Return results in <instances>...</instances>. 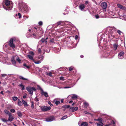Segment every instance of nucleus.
<instances>
[{"instance_id": "ddd939ff", "label": "nucleus", "mask_w": 126, "mask_h": 126, "mask_svg": "<svg viewBox=\"0 0 126 126\" xmlns=\"http://www.w3.org/2000/svg\"><path fill=\"white\" fill-rule=\"evenodd\" d=\"M15 57H14V56H13L12 57L11 60L12 63L13 64L15 65L16 64V63L15 61Z\"/></svg>"}, {"instance_id": "0eeeda50", "label": "nucleus", "mask_w": 126, "mask_h": 126, "mask_svg": "<svg viewBox=\"0 0 126 126\" xmlns=\"http://www.w3.org/2000/svg\"><path fill=\"white\" fill-rule=\"evenodd\" d=\"M124 52L123 51L121 52L118 54V57L120 59H122L124 58Z\"/></svg>"}, {"instance_id": "cd10ccee", "label": "nucleus", "mask_w": 126, "mask_h": 126, "mask_svg": "<svg viewBox=\"0 0 126 126\" xmlns=\"http://www.w3.org/2000/svg\"><path fill=\"white\" fill-rule=\"evenodd\" d=\"M4 112L8 114V115H10V114H11L9 111L6 110H4Z\"/></svg>"}, {"instance_id": "13d9d810", "label": "nucleus", "mask_w": 126, "mask_h": 126, "mask_svg": "<svg viewBox=\"0 0 126 126\" xmlns=\"http://www.w3.org/2000/svg\"><path fill=\"white\" fill-rule=\"evenodd\" d=\"M54 41V39H51L50 41V42H52V43Z\"/></svg>"}, {"instance_id": "4be33fe9", "label": "nucleus", "mask_w": 126, "mask_h": 126, "mask_svg": "<svg viewBox=\"0 0 126 126\" xmlns=\"http://www.w3.org/2000/svg\"><path fill=\"white\" fill-rule=\"evenodd\" d=\"M19 78L20 79H22L24 80H28V79L24 78L22 76H19Z\"/></svg>"}, {"instance_id": "0e129e2a", "label": "nucleus", "mask_w": 126, "mask_h": 126, "mask_svg": "<svg viewBox=\"0 0 126 126\" xmlns=\"http://www.w3.org/2000/svg\"><path fill=\"white\" fill-rule=\"evenodd\" d=\"M123 9L124 10H126V7H123V9Z\"/></svg>"}, {"instance_id": "aec40b11", "label": "nucleus", "mask_w": 126, "mask_h": 126, "mask_svg": "<svg viewBox=\"0 0 126 126\" xmlns=\"http://www.w3.org/2000/svg\"><path fill=\"white\" fill-rule=\"evenodd\" d=\"M27 57L30 59L32 60L33 61H34V60L33 59V57L32 56L28 55H27Z\"/></svg>"}, {"instance_id": "774afa93", "label": "nucleus", "mask_w": 126, "mask_h": 126, "mask_svg": "<svg viewBox=\"0 0 126 126\" xmlns=\"http://www.w3.org/2000/svg\"><path fill=\"white\" fill-rule=\"evenodd\" d=\"M23 98L24 99L26 98V95H24L23 96Z\"/></svg>"}, {"instance_id": "f3484780", "label": "nucleus", "mask_w": 126, "mask_h": 126, "mask_svg": "<svg viewBox=\"0 0 126 126\" xmlns=\"http://www.w3.org/2000/svg\"><path fill=\"white\" fill-rule=\"evenodd\" d=\"M22 102H21L19 99L18 100V105L19 106H21L22 105Z\"/></svg>"}, {"instance_id": "bb28decb", "label": "nucleus", "mask_w": 126, "mask_h": 126, "mask_svg": "<svg viewBox=\"0 0 126 126\" xmlns=\"http://www.w3.org/2000/svg\"><path fill=\"white\" fill-rule=\"evenodd\" d=\"M117 6L118 8H120V9H123V6L122 5L119 4H117Z\"/></svg>"}, {"instance_id": "09e8293b", "label": "nucleus", "mask_w": 126, "mask_h": 126, "mask_svg": "<svg viewBox=\"0 0 126 126\" xmlns=\"http://www.w3.org/2000/svg\"><path fill=\"white\" fill-rule=\"evenodd\" d=\"M116 29L114 27H113L111 28L110 29V30L111 31H112V30H114L115 31Z\"/></svg>"}, {"instance_id": "49530a36", "label": "nucleus", "mask_w": 126, "mask_h": 126, "mask_svg": "<svg viewBox=\"0 0 126 126\" xmlns=\"http://www.w3.org/2000/svg\"><path fill=\"white\" fill-rule=\"evenodd\" d=\"M29 53L30 54L32 55H33L34 54V52L32 51H30L29 52Z\"/></svg>"}, {"instance_id": "5fc2aeb1", "label": "nucleus", "mask_w": 126, "mask_h": 126, "mask_svg": "<svg viewBox=\"0 0 126 126\" xmlns=\"http://www.w3.org/2000/svg\"><path fill=\"white\" fill-rule=\"evenodd\" d=\"M1 75L2 77H4L5 76L7 75L5 74H2Z\"/></svg>"}, {"instance_id": "9b49d317", "label": "nucleus", "mask_w": 126, "mask_h": 126, "mask_svg": "<svg viewBox=\"0 0 126 126\" xmlns=\"http://www.w3.org/2000/svg\"><path fill=\"white\" fill-rule=\"evenodd\" d=\"M47 37L46 38H42L41 41H39V42H40L41 41L42 43H45V44H47Z\"/></svg>"}, {"instance_id": "a211bd4d", "label": "nucleus", "mask_w": 126, "mask_h": 126, "mask_svg": "<svg viewBox=\"0 0 126 126\" xmlns=\"http://www.w3.org/2000/svg\"><path fill=\"white\" fill-rule=\"evenodd\" d=\"M88 124L86 122H83L81 124L80 126H87Z\"/></svg>"}, {"instance_id": "c9c22d12", "label": "nucleus", "mask_w": 126, "mask_h": 126, "mask_svg": "<svg viewBox=\"0 0 126 126\" xmlns=\"http://www.w3.org/2000/svg\"><path fill=\"white\" fill-rule=\"evenodd\" d=\"M1 120L3 122H6L8 121V120H6L4 118H1Z\"/></svg>"}, {"instance_id": "603ef678", "label": "nucleus", "mask_w": 126, "mask_h": 126, "mask_svg": "<svg viewBox=\"0 0 126 126\" xmlns=\"http://www.w3.org/2000/svg\"><path fill=\"white\" fill-rule=\"evenodd\" d=\"M48 103L50 105V106H52V104L51 103V102L50 101H48Z\"/></svg>"}, {"instance_id": "a18cd8bd", "label": "nucleus", "mask_w": 126, "mask_h": 126, "mask_svg": "<svg viewBox=\"0 0 126 126\" xmlns=\"http://www.w3.org/2000/svg\"><path fill=\"white\" fill-rule=\"evenodd\" d=\"M60 79L61 80H64L65 79L64 77H61L60 78Z\"/></svg>"}, {"instance_id": "bf43d9fd", "label": "nucleus", "mask_w": 126, "mask_h": 126, "mask_svg": "<svg viewBox=\"0 0 126 126\" xmlns=\"http://www.w3.org/2000/svg\"><path fill=\"white\" fill-rule=\"evenodd\" d=\"M84 113L85 114H90L88 112H87V111H84Z\"/></svg>"}, {"instance_id": "393cba45", "label": "nucleus", "mask_w": 126, "mask_h": 126, "mask_svg": "<svg viewBox=\"0 0 126 126\" xmlns=\"http://www.w3.org/2000/svg\"><path fill=\"white\" fill-rule=\"evenodd\" d=\"M23 65L24 67H25V68L27 69H29L30 68V66L28 65H26V63H24L23 64Z\"/></svg>"}, {"instance_id": "c85d7f7f", "label": "nucleus", "mask_w": 126, "mask_h": 126, "mask_svg": "<svg viewBox=\"0 0 126 126\" xmlns=\"http://www.w3.org/2000/svg\"><path fill=\"white\" fill-rule=\"evenodd\" d=\"M19 86L22 88V90H24L25 89L24 86L22 84L19 85Z\"/></svg>"}, {"instance_id": "423d86ee", "label": "nucleus", "mask_w": 126, "mask_h": 126, "mask_svg": "<svg viewBox=\"0 0 126 126\" xmlns=\"http://www.w3.org/2000/svg\"><path fill=\"white\" fill-rule=\"evenodd\" d=\"M41 109L42 110L44 111H45L50 110L51 108L50 107H47L44 106L42 107Z\"/></svg>"}, {"instance_id": "c03bdc74", "label": "nucleus", "mask_w": 126, "mask_h": 126, "mask_svg": "<svg viewBox=\"0 0 126 126\" xmlns=\"http://www.w3.org/2000/svg\"><path fill=\"white\" fill-rule=\"evenodd\" d=\"M73 67L71 66V67H70L69 68V71H71L73 70Z\"/></svg>"}, {"instance_id": "b1692460", "label": "nucleus", "mask_w": 126, "mask_h": 126, "mask_svg": "<svg viewBox=\"0 0 126 126\" xmlns=\"http://www.w3.org/2000/svg\"><path fill=\"white\" fill-rule=\"evenodd\" d=\"M17 113L18 116L19 117H21L22 115V114L20 111H18Z\"/></svg>"}, {"instance_id": "69168bd1", "label": "nucleus", "mask_w": 126, "mask_h": 126, "mask_svg": "<svg viewBox=\"0 0 126 126\" xmlns=\"http://www.w3.org/2000/svg\"><path fill=\"white\" fill-rule=\"evenodd\" d=\"M3 91H1L0 92V93L1 94H2L3 95L4 94L3 93Z\"/></svg>"}, {"instance_id": "a19ab883", "label": "nucleus", "mask_w": 126, "mask_h": 126, "mask_svg": "<svg viewBox=\"0 0 126 126\" xmlns=\"http://www.w3.org/2000/svg\"><path fill=\"white\" fill-rule=\"evenodd\" d=\"M10 111L12 113H14L15 112V110L13 109H11L10 110Z\"/></svg>"}, {"instance_id": "37998d69", "label": "nucleus", "mask_w": 126, "mask_h": 126, "mask_svg": "<svg viewBox=\"0 0 126 126\" xmlns=\"http://www.w3.org/2000/svg\"><path fill=\"white\" fill-rule=\"evenodd\" d=\"M31 103H32V105L31 106V107L32 109H33L34 108V103L33 102H31Z\"/></svg>"}, {"instance_id": "4468645a", "label": "nucleus", "mask_w": 126, "mask_h": 126, "mask_svg": "<svg viewBox=\"0 0 126 126\" xmlns=\"http://www.w3.org/2000/svg\"><path fill=\"white\" fill-rule=\"evenodd\" d=\"M79 9L82 11L85 7L84 5L83 4H81L79 6Z\"/></svg>"}, {"instance_id": "58836bf2", "label": "nucleus", "mask_w": 126, "mask_h": 126, "mask_svg": "<svg viewBox=\"0 0 126 126\" xmlns=\"http://www.w3.org/2000/svg\"><path fill=\"white\" fill-rule=\"evenodd\" d=\"M16 16H19L18 17L19 18H21V14L19 13H18V14H16Z\"/></svg>"}, {"instance_id": "6e6552de", "label": "nucleus", "mask_w": 126, "mask_h": 126, "mask_svg": "<svg viewBox=\"0 0 126 126\" xmlns=\"http://www.w3.org/2000/svg\"><path fill=\"white\" fill-rule=\"evenodd\" d=\"M8 115L9 117L8 119V121L10 122L13 121L15 117L12 115L11 114H10Z\"/></svg>"}, {"instance_id": "680f3d73", "label": "nucleus", "mask_w": 126, "mask_h": 126, "mask_svg": "<svg viewBox=\"0 0 126 126\" xmlns=\"http://www.w3.org/2000/svg\"><path fill=\"white\" fill-rule=\"evenodd\" d=\"M78 38V36L77 35H76L75 37V39L76 40H77Z\"/></svg>"}, {"instance_id": "338daca9", "label": "nucleus", "mask_w": 126, "mask_h": 126, "mask_svg": "<svg viewBox=\"0 0 126 126\" xmlns=\"http://www.w3.org/2000/svg\"><path fill=\"white\" fill-rule=\"evenodd\" d=\"M88 3V1H86L85 2V3L86 4H87Z\"/></svg>"}, {"instance_id": "7ed1b4c3", "label": "nucleus", "mask_w": 126, "mask_h": 126, "mask_svg": "<svg viewBox=\"0 0 126 126\" xmlns=\"http://www.w3.org/2000/svg\"><path fill=\"white\" fill-rule=\"evenodd\" d=\"M70 24V22L66 21H60L57 23L56 24V25L57 26L59 25H60L61 26H63L64 24Z\"/></svg>"}, {"instance_id": "79ce46f5", "label": "nucleus", "mask_w": 126, "mask_h": 126, "mask_svg": "<svg viewBox=\"0 0 126 126\" xmlns=\"http://www.w3.org/2000/svg\"><path fill=\"white\" fill-rule=\"evenodd\" d=\"M70 107V106L69 105H65L64 106V108H69Z\"/></svg>"}, {"instance_id": "f257e3e1", "label": "nucleus", "mask_w": 126, "mask_h": 126, "mask_svg": "<svg viewBox=\"0 0 126 126\" xmlns=\"http://www.w3.org/2000/svg\"><path fill=\"white\" fill-rule=\"evenodd\" d=\"M4 3L7 6V8L6 9L7 10H10L12 9L13 7V5L11 4H10V1L8 0H5Z\"/></svg>"}, {"instance_id": "e433bc0d", "label": "nucleus", "mask_w": 126, "mask_h": 126, "mask_svg": "<svg viewBox=\"0 0 126 126\" xmlns=\"http://www.w3.org/2000/svg\"><path fill=\"white\" fill-rule=\"evenodd\" d=\"M46 74L47 75H49L50 77L52 76V73H51V72H49V73L47 72L46 73Z\"/></svg>"}, {"instance_id": "7c9ffc66", "label": "nucleus", "mask_w": 126, "mask_h": 126, "mask_svg": "<svg viewBox=\"0 0 126 126\" xmlns=\"http://www.w3.org/2000/svg\"><path fill=\"white\" fill-rule=\"evenodd\" d=\"M33 61L36 64H39L41 63V62L40 61H35L34 60V61Z\"/></svg>"}, {"instance_id": "39448f33", "label": "nucleus", "mask_w": 126, "mask_h": 126, "mask_svg": "<svg viewBox=\"0 0 126 126\" xmlns=\"http://www.w3.org/2000/svg\"><path fill=\"white\" fill-rule=\"evenodd\" d=\"M15 40V39H13L12 38H11L10 41V42L9 44V45L10 46L13 48L15 47V46L13 44V42H14Z\"/></svg>"}, {"instance_id": "3c124183", "label": "nucleus", "mask_w": 126, "mask_h": 126, "mask_svg": "<svg viewBox=\"0 0 126 126\" xmlns=\"http://www.w3.org/2000/svg\"><path fill=\"white\" fill-rule=\"evenodd\" d=\"M95 16L96 19H98L99 18V16L98 15H95Z\"/></svg>"}, {"instance_id": "f03ea898", "label": "nucleus", "mask_w": 126, "mask_h": 126, "mask_svg": "<svg viewBox=\"0 0 126 126\" xmlns=\"http://www.w3.org/2000/svg\"><path fill=\"white\" fill-rule=\"evenodd\" d=\"M26 90L29 93L31 94L32 95L33 94V91H35L36 90L35 88L32 87L30 86L27 87L26 88Z\"/></svg>"}, {"instance_id": "4d7b16f0", "label": "nucleus", "mask_w": 126, "mask_h": 126, "mask_svg": "<svg viewBox=\"0 0 126 126\" xmlns=\"http://www.w3.org/2000/svg\"><path fill=\"white\" fill-rule=\"evenodd\" d=\"M111 124H115V122L113 120L111 121Z\"/></svg>"}, {"instance_id": "f8f14e48", "label": "nucleus", "mask_w": 126, "mask_h": 126, "mask_svg": "<svg viewBox=\"0 0 126 126\" xmlns=\"http://www.w3.org/2000/svg\"><path fill=\"white\" fill-rule=\"evenodd\" d=\"M70 109H71L72 112H74L78 110V107H77L75 108H74L73 107H70Z\"/></svg>"}, {"instance_id": "6ab92c4d", "label": "nucleus", "mask_w": 126, "mask_h": 126, "mask_svg": "<svg viewBox=\"0 0 126 126\" xmlns=\"http://www.w3.org/2000/svg\"><path fill=\"white\" fill-rule=\"evenodd\" d=\"M115 37V35L113 34V33H112L111 34V35H110L109 36V38L111 39H112L114 38Z\"/></svg>"}, {"instance_id": "4c0bfd02", "label": "nucleus", "mask_w": 126, "mask_h": 126, "mask_svg": "<svg viewBox=\"0 0 126 126\" xmlns=\"http://www.w3.org/2000/svg\"><path fill=\"white\" fill-rule=\"evenodd\" d=\"M84 105L85 107L86 108H87V107L88 106L89 104H88L86 102H85L84 103Z\"/></svg>"}, {"instance_id": "864d4df0", "label": "nucleus", "mask_w": 126, "mask_h": 126, "mask_svg": "<svg viewBox=\"0 0 126 126\" xmlns=\"http://www.w3.org/2000/svg\"><path fill=\"white\" fill-rule=\"evenodd\" d=\"M35 100L36 101H39V100L38 98L36 97V98L35 99Z\"/></svg>"}, {"instance_id": "473e14b6", "label": "nucleus", "mask_w": 126, "mask_h": 126, "mask_svg": "<svg viewBox=\"0 0 126 126\" xmlns=\"http://www.w3.org/2000/svg\"><path fill=\"white\" fill-rule=\"evenodd\" d=\"M94 120L95 121H102V119L100 118H99L97 119H94Z\"/></svg>"}, {"instance_id": "a878e982", "label": "nucleus", "mask_w": 126, "mask_h": 126, "mask_svg": "<svg viewBox=\"0 0 126 126\" xmlns=\"http://www.w3.org/2000/svg\"><path fill=\"white\" fill-rule=\"evenodd\" d=\"M43 68L44 69L47 70H48L49 67L47 66H43Z\"/></svg>"}, {"instance_id": "412c9836", "label": "nucleus", "mask_w": 126, "mask_h": 126, "mask_svg": "<svg viewBox=\"0 0 126 126\" xmlns=\"http://www.w3.org/2000/svg\"><path fill=\"white\" fill-rule=\"evenodd\" d=\"M53 101L54 103L56 105L59 104L60 103V101H59L56 100V99H54Z\"/></svg>"}, {"instance_id": "f704fd0d", "label": "nucleus", "mask_w": 126, "mask_h": 126, "mask_svg": "<svg viewBox=\"0 0 126 126\" xmlns=\"http://www.w3.org/2000/svg\"><path fill=\"white\" fill-rule=\"evenodd\" d=\"M77 97V96L76 94H73L72 97V98H76Z\"/></svg>"}, {"instance_id": "2f4dec72", "label": "nucleus", "mask_w": 126, "mask_h": 126, "mask_svg": "<svg viewBox=\"0 0 126 126\" xmlns=\"http://www.w3.org/2000/svg\"><path fill=\"white\" fill-rule=\"evenodd\" d=\"M12 99L16 101L17 100L18 98L16 96H14L12 97Z\"/></svg>"}, {"instance_id": "de8ad7c7", "label": "nucleus", "mask_w": 126, "mask_h": 126, "mask_svg": "<svg viewBox=\"0 0 126 126\" xmlns=\"http://www.w3.org/2000/svg\"><path fill=\"white\" fill-rule=\"evenodd\" d=\"M117 32L120 35L122 33V32L120 30H118L117 31Z\"/></svg>"}, {"instance_id": "2eb2a0df", "label": "nucleus", "mask_w": 126, "mask_h": 126, "mask_svg": "<svg viewBox=\"0 0 126 126\" xmlns=\"http://www.w3.org/2000/svg\"><path fill=\"white\" fill-rule=\"evenodd\" d=\"M15 59L19 63H21V60L19 59V57L16 55L14 56Z\"/></svg>"}, {"instance_id": "20e7f679", "label": "nucleus", "mask_w": 126, "mask_h": 126, "mask_svg": "<svg viewBox=\"0 0 126 126\" xmlns=\"http://www.w3.org/2000/svg\"><path fill=\"white\" fill-rule=\"evenodd\" d=\"M38 88H39V89L41 90V93L42 95H44L46 97H48V95L47 93L44 92L43 89L40 86H38Z\"/></svg>"}, {"instance_id": "8fccbe9b", "label": "nucleus", "mask_w": 126, "mask_h": 126, "mask_svg": "<svg viewBox=\"0 0 126 126\" xmlns=\"http://www.w3.org/2000/svg\"><path fill=\"white\" fill-rule=\"evenodd\" d=\"M38 24L40 25H42L43 23L42 21H40L39 22Z\"/></svg>"}, {"instance_id": "052dcab7", "label": "nucleus", "mask_w": 126, "mask_h": 126, "mask_svg": "<svg viewBox=\"0 0 126 126\" xmlns=\"http://www.w3.org/2000/svg\"><path fill=\"white\" fill-rule=\"evenodd\" d=\"M38 52L39 53H40L41 52V49H40V48L38 50Z\"/></svg>"}, {"instance_id": "c756f323", "label": "nucleus", "mask_w": 126, "mask_h": 126, "mask_svg": "<svg viewBox=\"0 0 126 126\" xmlns=\"http://www.w3.org/2000/svg\"><path fill=\"white\" fill-rule=\"evenodd\" d=\"M67 115H65L63 116L61 119V120H63L67 118Z\"/></svg>"}, {"instance_id": "6e6d98bb", "label": "nucleus", "mask_w": 126, "mask_h": 126, "mask_svg": "<svg viewBox=\"0 0 126 126\" xmlns=\"http://www.w3.org/2000/svg\"><path fill=\"white\" fill-rule=\"evenodd\" d=\"M40 56V57L39 58V59H41V60H43V58H44L43 57L41 56Z\"/></svg>"}, {"instance_id": "72a5a7b5", "label": "nucleus", "mask_w": 126, "mask_h": 126, "mask_svg": "<svg viewBox=\"0 0 126 126\" xmlns=\"http://www.w3.org/2000/svg\"><path fill=\"white\" fill-rule=\"evenodd\" d=\"M122 17L123 18V19L125 20H126V14L123 15L122 16Z\"/></svg>"}, {"instance_id": "1a4fd4ad", "label": "nucleus", "mask_w": 126, "mask_h": 126, "mask_svg": "<svg viewBox=\"0 0 126 126\" xmlns=\"http://www.w3.org/2000/svg\"><path fill=\"white\" fill-rule=\"evenodd\" d=\"M101 6L103 9H106L107 7V5L106 3L103 2L101 3Z\"/></svg>"}, {"instance_id": "5701e85b", "label": "nucleus", "mask_w": 126, "mask_h": 126, "mask_svg": "<svg viewBox=\"0 0 126 126\" xmlns=\"http://www.w3.org/2000/svg\"><path fill=\"white\" fill-rule=\"evenodd\" d=\"M97 126H103L104 124L101 122H100L98 123H97Z\"/></svg>"}, {"instance_id": "ea45409f", "label": "nucleus", "mask_w": 126, "mask_h": 126, "mask_svg": "<svg viewBox=\"0 0 126 126\" xmlns=\"http://www.w3.org/2000/svg\"><path fill=\"white\" fill-rule=\"evenodd\" d=\"M113 47L114 48L115 50H116L117 47V46L115 44H114L113 45Z\"/></svg>"}, {"instance_id": "9d476101", "label": "nucleus", "mask_w": 126, "mask_h": 126, "mask_svg": "<svg viewBox=\"0 0 126 126\" xmlns=\"http://www.w3.org/2000/svg\"><path fill=\"white\" fill-rule=\"evenodd\" d=\"M54 120V118L53 116H51L47 118L46 120L47 122L52 121Z\"/></svg>"}, {"instance_id": "dca6fc26", "label": "nucleus", "mask_w": 126, "mask_h": 126, "mask_svg": "<svg viewBox=\"0 0 126 126\" xmlns=\"http://www.w3.org/2000/svg\"><path fill=\"white\" fill-rule=\"evenodd\" d=\"M22 102L23 103L24 106L25 107H27L28 106V105L27 102L23 100L22 99Z\"/></svg>"}, {"instance_id": "e2e57ef3", "label": "nucleus", "mask_w": 126, "mask_h": 126, "mask_svg": "<svg viewBox=\"0 0 126 126\" xmlns=\"http://www.w3.org/2000/svg\"><path fill=\"white\" fill-rule=\"evenodd\" d=\"M71 87H64V88H70Z\"/></svg>"}]
</instances>
